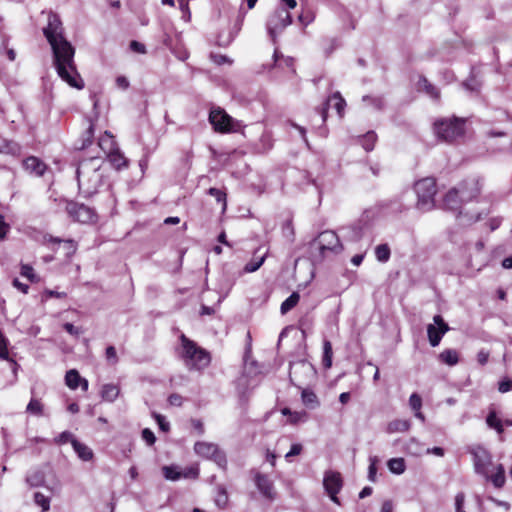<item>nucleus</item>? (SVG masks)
Wrapping results in <instances>:
<instances>
[{"instance_id":"6ab92c4d","label":"nucleus","mask_w":512,"mask_h":512,"mask_svg":"<svg viewBox=\"0 0 512 512\" xmlns=\"http://www.w3.org/2000/svg\"><path fill=\"white\" fill-rule=\"evenodd\" d=\"M98 145L107 155L119 149L114 136L109 131H105L104 134L99 138Z\"/></svg>"},{"instance_id":"b1692460","label":"nucleus","mask_w":512,"mask_h":512,"mask_svg":"<svg viewBox=\"0 0 512 512\" xmlns=\"http://www.w3.org/2000/svg\"><path fill=\"white\" fill-rule=\"evenodd\" d=\"M229 497L228 492L225 486L217 485L216 486V495L214 498V503L219 509H226L228 506Z\"/></svg>"},{"instance_id":"58836bf2","label":"nucleus","mask_w":512,"mask_h":512,"mask_svg":"<svg viewBox=\"0 0 512 512\" xmlns=\"http://www.w3.org/2000/svg\"><path fill=\"white\" fill-rule=\"evenodd\" d=\"M293 62V58L284 57L277 49H275L273 54V64L269 65L267 68L270 69L272 66H282L283 64L287 67H293Z\"/></svg>"},{"instance_id":"e2e57ef3","label":"nucleus","mask_w":512,"mask_h":512,"mask_svg":"<svg viewBox=\"0 0 512 512\" xmlns=\"http://www.w3.org/2000/svg\"><path fill=\"white\" fill-rule=\"evenodd\" d=\"M489 359V352L485 350H480L477 353V361L480 365H485L488 362Z\"/></svg>"},{"instance_id":"de8ad7c7","label":"nucleus","mask_w":512,"mask_h":512,"mask_svg":"<svg viewBox=\"0 0 512 512\" xmlns=\"http://www.w3.org/2000/svg\"><path fill=\"white\" fill-rule=\"evenodd\" d=\"M84 137L85 138H84L83 144L81 146L82 149L92 143V139L94 137V124L92 121H90L89 127L85 131Z\"/></svg>"},{"instance_id":"052dcab7","label":"nucleus","mask_w":512,"mask_h":512,"mask_svg":"<svg viewBox=\"0 0 512 512\" xmlns=\"http://www.w3.org/2000/svg\"><path fill=\"white\" fill-rule=\"evenodd\" d=\"M106 358H107V360L112 361L113 363L117 362L118 359H117V353H116L115 347L108 346L106 348Z\"/></svg>"},{"instance_id":"9d476101","label":"nucleus","mask_w":512,"mask_h":512,"mask_svg":"<svg viewBox=\"0 0 512 512\" xmlns=\"http://www.w3.org/2000/svg\"><path fill=\"white\" fill-rule=\"evenodd\" d=\"M323 486L325 488V491L329 495L330 499L336 503L340 504L339 498L337 497V494L341 490L343 486V480L341 477V474L339 472L335 471H327L325 472L324 479H323Z\"/></svg>"},{"instance_id":"f704fd0d","label":"nucleus","mask_w":512,"mask_h":512,"mask_svg":"<svg viewBox=\"0 0 512 512\" xmlns=\"http://www.w3.org/2000/svg\"><path fill=\"white\" fill-rule=\"evenodd\" d=\"M300 295L298 292H293L285 301L282 302L280 311L282 314L288 313L292 310L299 302Z\"/></svg>"},{"instance_id":"13d9d810","label":"nucleus","mask_w":512,"mask_h":512,"mask_svg":"<svg viewBox=\"0 0 512 512\" xmlns=\"http://www.w3.org/2000/svg\"><path fill=\"white\" fill-rule=\"evenodd\" d=\"M130 49L136 53L144 54L146 53L145 45L138 41H131Z\"/></svg>"},{"instance_id":"20e7f679","label":"nucleus","mask_w":512,"mask_h":512,"mask_svg":"<svg viewBox=\"0 0 512 512\" xmlns=\"http://www.w3.org/2000/svg\"><path fill=\"white\" fill-rule=\"evenodd\" d=\"M180 340L182 345L181 358L188 369L201 370L209 365L210 355L207 351L184 334L180 336Z\"/></svg>"},{"instance_id":"2eb2a0df","label":"nucleus","mask_w":512,"mask_h":512,"mask_svg":"<svg viewBox=\"0 0 512 512\" xmlns=\"http://www.w3.org/2000/svg\"><path fill=\"white\" fill-rule=\"evenodd\" d=\"M255 484L260 491V493L269 500H274L276 497V492L274 490V486L272 481L268 478V476L263 475L261 473H256L255 475Z\"/></svg>"},{"instance_id":"6e6552de","label":"nucleus","mask_w":512,"mask_h":512,"mask_svg":"<svg viewBox=\"0 0 512 512\" xmlns=\"http://www.w3.org/2000/svg\"><path fill=\"white\" fill-rule=\"evenodd\" d=\"M66 211L74 221L80 223H94L97 220V214L94 209L84 204L68 202L66 205Z\"/></svg>"},{"instance_id":"680f3d73","label":"nucleus","mask_w":512,"mask_h":512,"mask_svg":"<svg viewBox=\"0 0 512 512\" xmlns=\"http://www.w3.org/2000/svg\"><path fill=\"white\" fill-rule=\"evenodd\" d=\"M72 440H73L72 434L68 431H64L58 436V438L56 439V442L59 444H63L68 441L72 442Z\"/></svg>"},{"instance_id":"c756f323","label":"nucleus","mask_w":512,"mask_h":512,"mask_svg":"<svg viewBox=\"0 0 512 512\" xmlns=\"http://www.w3.org/2000/svg\"><path fill=\"white\" fill-rule=\"evenodd\" d=\"M26 482L31 487L42 486L45 483L44 473L41 470H33L29 472L28 475L26 476Z\"/></svg>"},{"instance_id":"4d7b16f0","label":"nucleus","mask_w":512,"mask_h":512,"mask_svg":"<svg viewBox=\"0 0 512 512\" xmlns=\"http://www.w3.org/2000/svg\"><path fill=\"white\" fill-rule=\"evenodd\" d=\"M199 470L196 467H189L182 471V478H197Z\"/></svg>"},{"instance_id":"aec40b11","label":"nucleus","mask_w":512,"mask_h":512,"mask_svg":"<svg viewBox=\"0 0 512 512\" xmlns=\"http://www.w3.org/2000/svg\"><path fill=\"white\" fill-rule=\"evenodd\" d=\"M0 153L19 156L21 154V146L13 140L0 136Z\"/></svg>"},{"instance_id":"79ce46f5","label":"nucleus","mask_w":512,"mask_h":512,"mask_svg":"<svg viewBox=\"0 0 512 512\" xmlns=\"http://www.w3.org/2000/svg\"><path fill=\"white\" fill-rule=\"evenodd\" d=\"M376 140L377 135L373 131H369L361 138V145L369 152L373 150Z\"/></svg>"},{"instance_id":"4be33fe9","label":"nucleus","mask_w":512,"mask_h":512,"mask_svg":"<svg viewBox=\"0 0 512 512\" xmlns=\"http://www.w3.org/2000/svg\"><path fill=\"white\" fill-rule=\"evenodd\" d=\"M107 157L112 166L117 170L126 168L128 166L127 158L123 155V153H121L119 149L108 154Z\"/></svg>"},{"instance_id":"473e14b6","label":"nucleus","mask_w":512,"mask_h":512,"mask_svg":"<svg viewBox=\"0 0 512 512\" xmlns=\"http://www.w3.org/2000/svg\"><path fill=\"white\" fill-rule=\"evenodd\" d=\"M48 241L51 243H57V244L63 243L67 256H71L76 252L77 243L72 239L62 240L60 238L50 236L48 238Z\"/></svg>"},{"instance_id":"e433bc0d","label":"nucleus","mask_w":512,"mask_h":512,"mask_svg":"<svg viewBox=\"0 0 512 512\" xmlns=\"http://www.w3.org/2000/svg\"><path fill=\"white\" fill-rule=\"evenodd\" d=\"M387 466L392 473L397 475L404 473L406 468L403 458H392L388 461Z\"/></svg>"},{"instance_id":"f3484780","label":"nucleus","mask_w":512,"mask_h":512,"mask_svg":"<svg viewBox=\"0 0 512 512\" xmlns=\"http://www.w3.org/2000/svg\"><path fill=\"white\" fill-rule=\"evenodd\" d=\"M23 165L26 171L39 177L43 176L47 169L46 164L35 156L27 157L24 160Z\"/></svg>"},{"instance_id":"7c9ffc66","label":"nucleus","mask_w":512,"mask_h":512,"mask_svg":"<svg viewBox=\"0 0 512 512\" xmlns=\"http://www.w3.org/2000/svg\"><path fill=\"white\" fill-rule=\"evenodd\" d=\"M439 359L441 362L454 366L459 362V356L456 350L454 349H446L439 354Z\"/></svg>"},{"instance_id":"6e6d98bb","label":"nucleus","mask_w":512,"mask_h":512,"mask_svg":"<svg viewBox=\"0 0 512 512\" xmlns=\"http://www.w3.org/2000/svg\"><path fill=\"white\" fill-rule=\"evenodd\" d=\"M465 501V495L464 493L460 492L455 497V506H456V512H465L463 509Z\"/></svg>"},{"instance_id":"ddd939ff","label":"nucleus","mask_w":512,"mask_h":512,"mask_svg":"<svg viewBox=\"0 0 512 512\" xmlns=\"http://www.w3.org/2000/svg\"><path fill=\"white\" fill-rule=\"evenodd\" d=\"M433 321L435 325H428L427 334L431 346L436 347L439 345L443 335L449 330V327L440 315H435Z\"/></svg>"},{"instance_id":"dca6fc26","label":"nucleus","mask_w":512,"mask_h":512,"mask_svg":"<svg viewBox=\"0 0 512 512\" xmlns=\"http://www.w3.org/2000/svg\"><path fill=\"white\" fill-rule=\"evenodd\" d=\"M332 106L339 116H342L344 112V108L346 106L345 100L342 98L339 92L334 93L331 97L328 98L327 103L322 108L321 114L323 121L326 120L327 117V109Z\"/></svg>"},{"instance_id":"4468645a","label":"nucleus","mask_w":512,"mask_h":512,"mask_svg":"<svg viewBox=\"0 0 512 512\" xmlns=\"http://www.w3.org/2000/svg\"><path fill=\"white\" fill-rule=\"evenodd\" d=\"M482 185L480 179L476 177L468 178L463 181L457 189L464 202H468L476 198L481 191Z\"/></svg>"},{"instance_id":"2f4dec72","label":"nucleus","mask_w":512,"mask_h":512,"mask_svg":"<svg viewBox=\"0 0 512 512\" xmlns=\"http://www.w3.org/2000/svg\"><path fill=\"white\" fill-rule=\"evenodd\" d=\"M80 381L81 376L76 369H71L66 372L65 383L70 389H77L80 386Z\"/></svg>"},{"instance_id":"f03ea898","label":"nucleus","mask_w":512,"mask_h":512,"mask_svg":"<svg viewBox=\"0 0 512 512\" xmlns=\"http://www.w3.org/2000/svg\"><path fill=\"white\" fill-rule=\"evenodd\" d=\"M101 159L92 157L80 162L77 168V179L80 190L91 196L97 192L102 184V174L99 172Z\"/></svg>"},{"instance_id":"a211bd4d","label":"nucleus","mask_w":512,"mask_h":512,"mask_svg":"<svg viewBox=\"0 0 512 512\" xmlns=\"http://www.w3.org/2000/svg\"><path fill=\"white\" fill-rule=\"evenodd\" d=\"M463 202L457 188L449 190L444 197V207L449 210H457Z\"/></svg>"},{"instance_id":"393cba45","label":"nucleus","mask_w":512,"mask_h":512,"mask_svg":"<svg viewBox=\"0 0 512 512\" xmlns=\"http://www.w3.org/2000/svg\"><path fill=\"white\" fill-rule=\"evenodd\" d=\"M120 389L115 384H105L101 389V397L108 402H114L119 396Z\"/></svg>"},{"instance_id":"c9c22d12","label":"nucleus","mask_w":512,"mask_h":512,"mask_svg":"<svg viewBox=\"0 0 512 512\" xmlns=\"http://www.w3.org/2000/svg\"><path fill=\"white\" fill-rule=\"evenodd\" d=\"M162 472L167 480L177 481L182 478V470H179L177 466H163Z\"/></svg>"},{"instance_id":"9b49d317","label":"nucleus","mask_w":512,"mask_h":512,"mask_svg":"<svg viewBox=\"0 0 512 512\" xmlns=\"http://www.w3.org/2000/svg\"><path fill=\"white\" fill-rule=\"evenodd\" d=\"M316 242L318 243L321 253L324 255L326 251L338 253L342 250L338 235L334 231H323L319 234Z\"/></svg>"},{"instance_id":"774afa93","label":"nucleus","mask_w":512,"mask_h":512,"mask_svg":"<svg viewBox=\"0 0 512 512\" xmlns=\"http://www.w3.org/2000/svg\"><path fill=\"white\" fill-rule=\"evenodd\" d=\"M499 391L501 393H506L511 389V382L509 380H503L499 383Z\"/></svg>"},{"instance_id":"bf43d9fd","label":"nucleus","mask_w":512,"mask_h":512,"mask_svg":"<svg viewBox=\"0 0 512 512\" xmlns=\"http://www.w3.org/2000/svg\"><path fill=\"white\" fill-rule=\"evenodd\" d=\"M299 21L307 26L314 20V14L312 12L302 13L298 16Z\"/></svg>"},{"instance_id":"603ef678","label":"nucleus","mask_w":512,"mask_h":512,"mask_svg":"<svg viewBox=\"0 0 512 512\" xmlns=\"http://www.w3.org/2000/svg\"><path fill=\"white\" fill-rule=\"evenodd\" d=\"M142 438L143 440L148 444V445H152L155 443L156 441V437L154 435V433L148 429V428H145L143 431H142Z\"/></svg>"},{"instance_id":"5701e85b","label":"nucleus","mask_w":512,"mask_h":512,"mask_svg":"<svg viewBox=\"0 0 512 512\" xmlns=\"http://www.w3.org/2000/svg\"><path fill=\"white\" fill-rule=\"evenodd\" d=\"M419 90L424 91L432 99L438 100L440 98L439 90L431 84L425 77H420L418 81Z\"/></svg>"},{"instance_id":"bb28decb","label":"nucleus","mask_w":512,"mask_h":512,"mask_svg":"<svg viewBox=\"0 0 512 512\" xmlns=\"http://www.w3.org/2000/svg\"><path fill=\"white\" fill-rule=\"evenodd\" d=\"M303 404L309 409H315L320 405L317 395L310 389H303L301 393Z\"/></svg>"},{"instance_id":"a18cd8bd","label":"nucleus","mask_w":512,"mask_h":512,"mask_svg":"<svg viewBox=\"0 0 512 512\" xmlns=\"http://www.w3.org/2000/svg\"><path fill=\"white\" fill-rule=\"evenodd\" d=\"M21 275L26 277L30 282H38L39 278L34 273L33 268L28 264H23L21 266Z\"/></svg>"},{"instance_id":"49530a36","label":"nucleus","mask_w":512,"mask_h":512,"mask_svg":"<svg viewBox=\"0 0 512 512\" xmlns=\"http://www.w3.org/2000/svg\"><path fill=\"white\" fill-rule=\"evenodd\" d=\"M208 193L215 197L217 202H222L223 203V210L226 209V194L224 192H222L221 190L217 189V188H210L208 190Z\"/></svg>"},{"instance_id":"3c124183","label":"nucleus","mask_w":512,"mask_h":512,"mask_svg":"<svg viewBox=\"0 0 512 512\" xmlns=\"http://www.w3.org/2000/svg\"><path fill=\"white\" fill-rule=\"evenodd\" d=\"M376 462H377L376 457L370 458V465L368 468V479L372 482H374L376 479V472H377Z\"/></svg>"},{"instance_id":"09e8293b","label":"nucleus","mask_w":512,"mask_h":512,"mask_svg":"<svg viewBox=\"0 0 512 512\" xmlns=\"http://www.w3.org/2000/svg\"><path fill=\"white\" fill-rule=\"evenodd\" d=\"M153 416H154L160 430H162L163 432H168L170 429V424L166 420V418L163 415L157 414V413H154Z\"/></svg>"},{"instance_id":"4c0bfd02","label":"nucleus","mask_w":512,"mask_h":512,"mask_svg":"<svg viewBox=\"0 0 512 512\" xmlns=\"http://www.w3.org/2000/svg\"><path fill=\"white\" fill-rule=\"evenodd\" d=\"M26 412L38 417L43 416L44 405L40 400L32 398L26 407Z\"/></svg>"},{"instance_id":"7ed1b4c3","label":"nucleus","mask_w":512,"mask_h":512,"mask_svg":"<svg viewBox=\"0 0 512 512\" xmlns=\"http://www.w3.org/2000/svg\"><path fill=\"white\" fill-rule=\"evenodd\" d=\"M465 124V118L441 117L434 121L433 132L440 141L452 143L464 136Z\"/></svg>"},{"instance_id":"72a5a7b5","label":"nucleus","mask_w":512,"mask_h":512,"mask_svg":"<svg viewBox=\"0 0 512 512\" xmlns=\"http://www.w3.org/2000/svg\"><path fill=\"white\" fill-rule=\"evenodd\" d=\"M486 423L489 428L496 430L498 434H502L504 432L503 422L497 417L495 411H490L487 418Z\"/></svg>"},{"instance_id":"0eeeda50","label":"nucleus","mask_w":512,"mask_h":512,"mask_svg":"<svg viewBox=\"0 0 512 512\" xmlns=\"http://www.w3.org/2000/svg\"><path fill=\"white\" fill-rule=\"evenodd\" d=\"M194 451L198 456L214 461L220 468L226 469L227 458L218 445L210 442L199 441L194 445Z\"/></svg>"},{"instance_id":"a878e982","label":"nucleus","mask_w":512,"mask_h":512,"mask_svg":"<svg viewBox=\"0 0 512 512\" xmlns=\"http://www.w3.org/2000/svg\"><path fill=\"white\" fill-rule=\"evenodd\" d=\"M72 446L78 457L83 461H89L93 458V452L87 445L77 441L76 439H73Z\"/></svg>"},{"instance_id":"cd10ccee","label":"nucleus","mask_w":512,"mask_h":512,"mask_svg":"<svg viewBox=\"0 0 512 512\" xmlns=\"http://www.w3.org/2000/svg\"><path fill=\"white\" fill-rule=\"evenodd\" d=\"M411 422L407 419H396L391 421L387 426L388 433L406 432L410 429Z\"/></svg>"},{"instance_id":"5fc2aeb1","label":"nucleus","mask_w":512,"mask_h":512,"mask_svg":"<svg viewBox=\"0 0 512 512\" xmlns=\"http://www.w3.org/2000/svg\"><path fill=\"white\" fill-rule=\"evenodd\" d=\"M306 416H307L306 413L303 411L302 412H292L289 422L291 424H296L298 422L305 421Z\"/></svg>"},{"instance_id":"f257e3e1","label":"nucleus","mask_w":512,"mask_h":512,"mask_svg":"<svg viewBox=\"0 0 512 512\" xmlns=\"http://www.w3.org/2000/svg\"><path fill=\"white\" fill-rule=\"evenodd\" d=\"M43 33L51 46L53 64L58 76L71 87L82 89L84 82L74 62L75 49L64 37V29L58 15L49 13L48 24L43 28Z\"/></svg>"},{"instance_id":"69168bd1","label":"nucleus","mask_w":512,"mask_h":512,"mask_svg":"<svg viewBox=\"0 0 512 512\" xmlns=\"http://www.w3.org/2000/svg\"><path fill=\"white\" fill-rule=\"evenodd\" d=\"M116 85L118 88L126 90L129 87V81L124 76H119L116 79Z\"/></svg>"},{"instance_id":"338daca9","label":"nucleus","mask_w":512,"mask_h":512,"mask_svg":"<svg viewBox=\"0 0 512 512\" xmlns=\"http://www.w3.org/2000/svg\"><path fill=\"white\" fill-rule=\"evenodd\" d=\"M13 286L24 294L28 293L29 285L20 282L18 279L13 280Z\"/></svg>"},{"instance_id":"8fccbe9b","label":"nucleus","mask_w":512,"mask_h":512,"mask_svg":"<svg viewBox=\"0 0 512 512\" xmlns=\"http://www.w3.org/2000/svg\"><path fill=\"white\" fill-rule=\"evenodd\" d=\"M409 405L413 411L420 410L422 407V399L417 393L411 394L409 397Z\"/></svg>"},{"instance_id":"39448f33","label":"nucleus","mask_w":512,"mask_h":512,"mask_svg":"<svg viewBox=\"0 0 512 512\" xmlns=\"http://www.w3.org/2000/svg\"><path fill=\"white\" fill-rule=\"evenodd\" d=\"M417 194V207L422 211H430L435 207V195L437 193L436 180L426 177L418 180L414 185Z\"/></svg>"},{"instance_id":"1a4fd4ad","label":"nucleus","mask_w":512,"mask_h":512,"mask_svg":"<svg viewBox=\"0 0 512 512\" xmlns=\"http://www.w3.org/2000/svg\"><path fill=\"white\" fill-rule=\"evenodd\" d=\"M209 121L218 132L227 133L236 131L233 118L220 108L211 110Z\"/></svg>"},{"instance_id":"c85d7f7f","label":"nucleus","mask_w":512,"mask_h":512,"mask_svg":"<svg viewBox=\"0 0 512 512\" xmlns=\"http://www.w3.org/2000/svg\"><path fill=\"white\" fill-rule=\"evenodd\" d=\"M487 480H490L496 488H502L505 484V469L502 464L496 467V473L493 475L488 474Z\"/></svg>"},{"instance_id":"412c9836","label":"nucleus","mask_w":512,"mask_h":512,"mask_svg":"<svg viewBox=\"0 0 512 512\" xmlns=\"http://www.w3.org/2000/svg\"><path fill=\"white\" fill-rule=\"evenodd\" d=\"M260 248L254 251L252 259L244 266L245 273H253L257 271L264 263L267 253L259 255Z\"/></svg>"},{"instance_id":"0e129e2a","label":"nucleus","mask_w":512,"mask_h":512,"mask_svg":"<svg viewBox=\"0 0 512 512\" xmlns=\"http://www.w3.org/2000/svg\"><path fill=\"white\" fill-rule=\"evenodd\" d=\"M63 327L66 330V332H68L71 335L78 336L81 333L80 329L75 327L71 323H65Z\"/></svg>"},{"instance_id":"423d86ee","label":"nucleus","mask_w":512,"mask_h":512,"mask_svg":"<svg viewBox=\"0 0 512 512\" xmlns=\"http://www.w3.org/2000/svg\"><path fill=\"white\" fill-rule=\"evenodd\" d=\"M292 23L290 13L283 7L276 8L268 17L266 27L269 35L275 41L278 34H280L287 26Z\"/></svg>"},{"instance_id":"37998d69","label":"nucleus","mask_w":512,"mask_h":512,"mask_svg":"<svg viewBox=\"0 0 512 512\" xmlns=\"http://www.w3.org/2000/svg\"><path fill=\"white\" fill-rule=\"evenodd\" d=\"M34 502L42 508V512L50 509V498L40 492L34 494Z\"/></svg>"},{"instance_id":"a19ab883","label":"nucleus","mask_w":512,"mask_h":512,"mask_svg":"<svg viewBox=\"0 0 512 512\" xmlns=\"http://www.w3.org/2000/svg\"><path fill=\"white\" fill-rule=\"evenodd\" d=\"M332 345L331 342L325 340L323 343V366L325 368H330L332 366Z\"/></svg>"},{"instance_id":"864d4df0","label":"nucleus","mask_w":512,"mask_h":512,"mask_svg":"<svg viewBox=\"0 0 512 512\" xmlns=\"http://www.w3.org/2000/svg\"><path fill=\"white\" fill-rule=\"evenodd\" d=\"M302 449H303V447L301 444H299V443L293 444L291 446L289 452L286 453V455H285L286 460H289L290 457H292V456L299 455L302 452Z\"/></svg>"},{"instance_id":"ea45409f","label":"nucleus","mask_w":512,"mask_h":512,"mask_svg":"<svg viewBox=\"0 0 512 512\" xmlns=\"http://www.w3.org/2000/svg\"><path fill=\"white\" fill-rule=\"evenodd\" d=\"M390 248L387 244H380L375 248V255L379 262L385 263L390 258Z\"/></svg>"},{"instance_id":"c03bdc74","label":"nucleus","mask_w":512,"mask_h":512,"mask_svg":"<svg viewBox=\"0 0 512 512\" xmlns=\"http://www.w3.org/2000/svg\"><path fill=\"white\" fill-rule=\"evenodd\" d=\"M362 101L367 103V105L371 106L375 110H381L384 107V101L382 97L363 96Z\"/></svg>"},{"instance_id":"f8f14e48","label":"nucleus","mask_w":512,"mask_h":512,"mask_svg":"<svg viewBox=\"0 0 512 512\" xmlns=\"http://www.w3.org/2000/svg\"><path fill=\"white\" fill-rule=\"evenodd\" d=\"M472 454L475 472L488 478V468L492 464L490 453L482 447H477Z\"/></svg>"}]
</instances>
